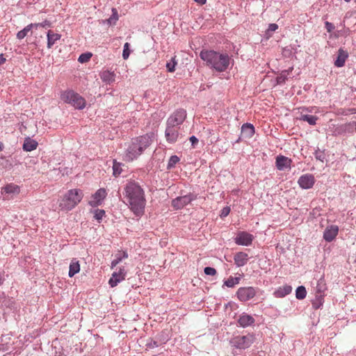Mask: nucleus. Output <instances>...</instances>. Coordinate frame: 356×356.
I'll return each instance as SVG.
<instances>
[{
  "instance_id": "58836bf2",
  "label": "nucleus",
  "mask_w": 356,
  "mask_h": 356,
  "mask_svg": "<svg viewBox=\"0 0 356 356\" xmlns=\"http://www.w3.org/2000/svg\"><path fill=\"white\" fill-rule=\"evenodd\" d=\"M113 170V175L114 176L117 177V176L120 175L122 172L121 163H118L114 160Z\"/></svg>"
},
{
  "instance_id": "f257e3e1",
  "label": "nucleus",
  "mask_w": 356,
  "mask_h": 356,
  "mask_svg": "<svg viewBox=\"0 0 356 356\" xmlns=\"http://www.w3.org/2000/svg\"><path fill=\"white\" fill-rule=\"evenodd\" d=\"M200 57L207 67L217 72L227 71L230 65L231 57L226 52L204 49Z\"/></svg>"
},
{
  "instance_id": "20e7f679",
  "label": "nucleus",
  "mask_w": 356,
  "mask_h": 356,
  "mask_svg": "<svg viewBox=\"0 0 356 356\" xmlns=\"http://www.w3.org/2000/svg\"><path fill=\"white\" fill-rule=\"evenodd\" d=\"M83 197V193L81 189L69 190L59 200V209L70 211L81 201Z\"/></svg>"
},
{
  "instance_id": "1a4fd4ad",
  "label": "nucleus",
  "mask_w": 356,
  "mask_h": 356,
  "mask_svg": "<svg viewBox=\"0 0 356 356\" xmlns=\"http://www.w3.org/2000/svg\"><path fill=\"white\" fill-rule=\"evenodd\" d=\"M256 295V290L252 286L249 287H241L236 292V296L238 300L241 302H246Z\"/></svg>"
},
{
  "instance_id": "13d9d810",
  "label": "nucleus",
  "mask_w": 356,
  "mask_h": 356,
  "mask_svg": "<svg viewBox=\"0 0 356 356\" xmlns=\"http://www.w3.org/2000/svg\"><path fill=\"white\" fill-rule=\"evenodd\" d=\"M356 2V0H354Z\"/></svg>"
},
{
  "instance_id": "a211bd4d",
  "label": "nucleus",
  "mask_w": 356,
  "mask_h": 356,
  "mask_svg": "<svg viewBox=\"0 0 356 356\" xmlns=\"http://www.w3.org/2000/svg\"><path fill=\"white\" fill-rule=\"evenodd\" d=\"M254 322L255 320L252 316L245 313L241 315L238 320V323L240 324L241 326L243 327L252 325L254 323Z\"/></svg>"
},
{
  "instance_id": "864d4df0",
  "label": "nucleus",
  "mask_w": 356,
  "mask_h": 356,
  "mask_svg": "<svg viewBox=\"0 0 356 356\" xmlns=\"http://www.w3.org/2000/svg\"><path fill=\"white\" fill-rule=\"evenodd\" d=\"M195 1L200 5H204L206 3L207 0H195Z\"/></svg>"
},
{
  "instance_id": "cd10ccee",
  "label": "nucleus",
  "mask_w": 356,
  "mask_h": 356,
  "mask_svg": "<svg viewBox=\"0 0 356 356\" xmlns=\"http://www.w3.org/2000/svg\"><path fill=\"white\" fill-rule=\"evenodd\" d=\"M122 280H124V277L122 276L120 277V275H118L117 272H113L111 277L108 281V284L111 287H115Z\"/></svg>"
},
{
  "instance_id": "9d476101",
  "label": "nucleus",
  "mask_w": 356,
  "mask_h": 356,
  "mask_svg": "<svg viewBox=\"0 0 356 356\" xmlns=\"http://www.w3.org/2000/svg\"><path fill=\"white\" fill-rule=\"evenodd\" d=\"M253 239L254 236L252 234L246 232H240L234 241L237 245L248 246L252 244Z\"/></svg>"
},
{
  "instance_id": "6ab92c4d",
  "label": "nucleus",
  "mask_w": 356,
  "mask_h": 356,
  "mask_svg": "<svg viewBox=\"0 0 356 356\" xmlns=\"http://www.w3.org/2000/svg\"><path fill=\"white\" fill-rule=\"evenodd\" d=\"M254 134V127L252 124L245 123L241 127V136L250 138Z\"/></svg>"
},
{
  "instance_id": "49530a36",
  "label": "nucleus",
  "mask_w": 356,
  "mask_h": 356,
  "mask_svg": "<svg viewBox=\"0 0 356 356\" xmlns=\"http://www.w3.org/2000/svg\"><path fill=\"white\" fill-rule=\"evenodd\" d=\"M314 156H315V158L317 160H319L321 161H323V160L325 159V154H324V153L321 152L320 151H316V152L314 154Z\"/></svg>"
},
{
  "instance_id": "603ef678",
  "label": "nucleus",
  "mask_w": 356,
  "mask_h": 356,
  "mask_svg": "<svg viewBox=\"0 0 356 356\" xmlns=\"http://www.w3.org/2000/svg\"><path fill=\"white\" fill-rule=\"evenodd\" d=\"M6 61V58L3 57V54L0 55V65L4 63Z\"/></svg>"
},
{
  "instance_id": "c85d7f7f",
  "label": "nucleus",
  "mask_w": 356,
  "mask_h": 356,
  "mask_svg": "<svg viewBox=\"0 0 356 356\" xmlns=\"http://www.w3.org/2000/svg\"><path fill=\"white\" fill-rule=\"evenodd\" d=\"M326 290H327V286H326L325 280L323 276H322L317 281L315 293H325V291Z\"/></svg>"
},
{
  "instance_id": "c9c22d12",
  "label": "nucleus",
  "mask_w": 356,
  "mask_h": 356,
  "mask_svg": "<svg viewBox=\"0 0 356 356\" xmlns=\"http://www.w3.org/2000/svg\"><path fill=\"white\" fill-rule=\"evenodd\" d=\"M239 277H229L227 280L224 282V285L227 287L232 288L234 287L235 285L238 284L239 283Z\"/></svg>"
},
{
  "instance_id": "b1692460",
  "label": "nucleus",
  "mask_w": 356,
  "mask_h": 356,
  "mask_svg": "<svg viewBox=\"0 0 356 356\" xmlns=\"http://www.w3.org/2000/svg\"><path fill=\"white\" fill-rule=\"evenodd\" d=\"M61 35L58 33H56L52 31L49 30L47 32V47L49 49L56 43V42L60 39Z\"/></svg>"
},
{
  "instance_id": "0eeeda50",
  "label": "nucleus",
  "mask_w": 356,
  "mask_h": 356,
  "mask_svg": "<svg viewBox=\"0 0 356 356\" xmlns=\"http://www.w3.org/2000/svg\"><path fill=\"white\" fill-rule=\"evenodd\" d=\"M196 199L197 195L190 193L185 195L179 196L174 199L172 201V206L175 209H181Z\"/></svg>"
},
{
  "instance_id": "aec40b11",
  "label": "nucleus",
  "mask_w": 356,
  "mask_h": 356,
  "mask_svg": "<svg viewBox=\"0 0 356 356\" xmlns=\"http://www.w3.org/2000/svg\"><path fill=\"white\" fill-rule=\"evenodd\" d=\"M348 53L346 51L343 50L342 49H340L338 51V55L336 60L334 61L335 66L338 67H343L345 65L346 60L348 58Z\"/></svg>"
},
{
  "instance_id": "a19ab883",
  "label": "nucleus",
  "mask_w": 356,
  "mask_h": 356,
  "mask_svg": "<svg viewBox=\"0 0 356 356\" xmlns=\"http://www.w3.org/2000/svg\"><path fill=\"white\" fill-rule=\"evenodd\" d=\"M129 47H130V44L128 42H126L124 44V49H123V52H122V58L124 60H127L129 58V55H130Z\"/></svg>"
},
{
  "instance_id": "bb28decb",
  "label": "nucleus",
  "mask_w": 356,
  "mask_h": 356,
  "mask_svg": "<svg viewBox=\"0 0 356 356\" xmlns=\"http://www.w3.org/2000/svg\"><path fill=\"white\" fill-rule=\"evenodd\" d=\"M115 259L111 262V268L116 266L123 259H127L128 257V254L126 252H119L115 255Z\"/></svg>"
},
{
  "instance_id": "c756f323",
  "label": "nucleus",
  "mask_w": 356,
  "mask_h": 356,
  "mask_svg": "<svg viewBox=\"0 0 356 356\" xmlns=\"http://www.w3.org/2000/svg\"><path fill=\"white\" fill-rule=\"evenodd\" d=\"M293 70V67H290L287 70H283L279 76L277 77V82L278 84H282L285 82V81L288 79V76L290 72Z\"/></svg>"
},
{
  "instance_id": "f704fd0d",
  "label": "nucleus",
  "mask_w": 356,
  "mask_h": 356,
  "mask_svg": "<svg viewBox=\"0 0 356 356\" xmlns=\"http://www.w3.org/2000/svg\"><path fill=\"white\" fill-rule=\"evenodd\" d=\"M32 29L33 26L31 25V24H29L24 29H23L22 31L17 33V38L19 40L24 38L27 35L28 33L31 31Z\"/></svg>"
},
{
  "instance_id": "39448f33",
  "label": "nucleus",
  "mask_w": 356,
  "mask_h": 356,
  "mask_svg": "<svg viewBox=\"0 0 356 356\" xmlns=\"http://www.w3.org/2000/svg\"><path fill=\"white\" fill-rule=\"evenodd\" d=\"M60 99L65 103L71 104L75 108L83 109L86 106V100L79 94L72 90L61 92Z\"/></svg>"
},
{
  "instance_id": "e433bc0d",
  "label": "nucleus",
  "mask_w": 356,
  "mask_h": 356,
  "mask_svg": "<svg viewBox=\"0 0 356 356\" xmlns=\"http://www.w3.org/2000/svg\"><path fill=\"white\" fill-rule=\"evenodd\" d=\"M180 161L179 158L176 156L173 155L171 156L167 165V169L170 170L175 167L176 164Z\"/></svg>"
},
{
  "instance_id": "a18cd8bd",
  "label": "nucleus",
  "mask_w": 356,
  "mask_h": 356,
  "mask_svg": "<svg viewBox=\"0 0 356 356\" xmlns=\"http://www.w3.org/2000/svg\"><path fill=\"white\" fill-rule=\"evenodd\" d=\"M161 345V343H159V341H157L156 340H151L150 342L147 343V346L149 348H156V347H159Z\"/></svg>"
},
{
  "instance_id": "423d86ee",
  "label": "nucleus",
  "mask_w": 356,
  "mask_h": 356,
  "mask_svg": "<svg viewBox=\"0 0 356 356\" xmlns=\"http://www.w3.org/2000/svg\"><path fill=\"white\" fill-rule=\"evenodd\" d=\"M254 341V335L248 334L245 336L234 337L230 340V344L238 349H246L252 345Z\"/></svg>"
},
{
  "instance_id": "4d7b16f0",
  "label": "nucleus",
  "mask_w": 356,
  "mask_h": 356,
  "mask_svg": "<svg viewBox=\"0 0 356 356\" xmlns=\"http://www.w3.org/2000/svg\"><path fill=\"white\" fill-rule=\"evenodd\" d=\"M344 1H346V2H350V0H344Z\"/></svg>"
},
{
  "instance_id": "473e14b6",
  "label": "nucleus",
  "mask_w": 356,
  "mask_h": 356,
  "mask_svg": "<svg viewBox=\"0 0 356 356\" xmlns=\"http://www.w3.org/2000/svg\"><path fill=\"white\" fill-rule=\"evenodd\" d=\"M91 213L94 214V218L97 220L98 222H101L103 218L106 216V212L104 209H94L91 211Z\"/></svg>"
},
{
  "instance_id": "4be33fe9",
  "label": "nucleus",
  "mask_w": 356,
  "mask_h": 356,
  "mask_svg": "<svg viewBox=\"0 0 356 356\" xmlns=\"http://www.w3.org/2000/svg\"><path fill=\"white\" fill-rule=\"evenodd\" d=\"M292 291V287L290 285H284L280 287L274 292V296L276 298H283L286 295H289Z\"/></svg>"
},
{
  "instance_id": "de8ad7c7",
  "label": "nucleus",
  "mask_w": 356,
  "mask_h": 356,
  "mask_svg": "<svg viewBox=\"0 0 356 356\" xmlns=\"http://www.w3.org/2000/svg\"><path fill=\"white\" fill-rule=\"evenodd\" d=\"M325 27L328 33H331L335 28L334 24L329 22H325Z\"/></svg>"
},
{
  "instance_id": "79ce46f5",
  "label": "nucleus",
  "mask_w": 356,
  "mask_h": 356,
  "mask_svg": "<svg viewBox=\"0 0 356 356\" xmlns=\"http://www.w3.org/2000/svg\"><path fill=\"white\" fill-rule=\"evenodd\" d=\"M278 29V25L276 24H270L268 25V28L266 31V35L268 37H270L273 35V33L275 31Z\"/></svg>"
},
{
  "instance_id": "c03bdc74",
  "label": "nucleus",
  "mask_w": 356,
  "mask_h": 356,
  "mask_svg": "<svg viewBox=\"0 0 356 356\" xmlns=\"http://www.w3.org/2000/svg\"><path fill=\"white\" fill-rule=\"evenodd\" d=\"M204 272L207 275H215L217 273L216 270L212 267H205Z\"/></svg>"
},
{
  "instance_id": "ddd939ff",
  "label": "nucleus",
  "mask_w": 356,
  "mask_h": 356,
  "mask_svg": "<svg viewBox=\"0 0 356 356\" xmlns=\"http://www.w3.org/2000/svg\"><path fill=\"white\" fill-rule=\"evenodd\" d=\"M106 196V191L104 188L98 189L94 195H92L89 204L92 207H96L102 204L103 200Z\"/></svg>"
},
{
  "instance_id": "5701e85b",
  "label": "nucleus",
  "mask_w": 356,
  "mask_h": 356,
  "mask_svg": "<svg viewBox=\"0 0 356 356\" xmlns=\"http://www.w3.org/2000/svg\"><path fill=\"white\" fill-rule=\"evenodd\" d=\"M100 77L104 82L108 84L114 82L115 80V73L108 70L103 71L100 74Z\"/></svg>"
},
{
  "instance_id": "6e6552de",
  "label": "nucleus",
  "mask_w": 356,
  "mask_h": 356,
  "mask_svg": "<svg viewBox=\"0 0 356 356\" xmlns=\"http://www.w3.org/2000/svg\"><path fill=\"white\" fill-rule=\"evenodd\" d=\"M186 118V111L184 109H178L175 111L167 120V125H171L177 127L184 122Z\"/></svg>"
},
{
  "instance_id": "f03ea898",
  "label": "nucleus",
  "mask_w": 356,
  "mask_h": 356,
  "mask_svg": "<svg viewBox=\"0 0 356 356\" xmlns=\"http://www.w3.org/2000/svg\"><path fill=\"white\" fill-rule=\"evenodd\" d=\"M124 191L131 210L136 216H142L146 204L143 189L137 182L133 181L126 184Z\"/></svg>"
},
{
  "instance_id": "09e8293b",
  "label": "nucleus",
  "mask_w": 356,
  "mask_h": 356,
  "mask_svg": "<svg viewBox=\"0 0 356 356\" xmlns=\"http://www.w3.org/2000/svg\"><path fill=\"white\" fill-rule=\"evenodd\" d=\"M229 212H230V209L229 207H224L221 211L220 216L226 217L227 216L229 215Z\"/></svg>"
},
{
  "instance_id": "4468645a",
  "label": "nucleus",
  "mask_w": 356,
  "mask_h": 356,
  "mask_svg": "<svg viewBox=\"0 0 356 356\" xmlns=\"http://www.w3.org/2000/svg\"><path fill=\"white\" fill-rule=\"evenodd\" d=\"M338 232H339L338 226H337V225L328 226L324 231L323 238L327 242H331L336 238V236L338 234Z\"/></svg>"
},
{
  "instance_id": "dca6fc26",
  "label": "nucleus",
  "mask_w": 356,
  "mask_h": 356,
  "mask_svg": "<svg viewBox=\"0 0 356 356\" xmlns=\"http://www.w3.org/2000/svg\"><path fill=\"white\" fill-rule=\"evenodd\" d=\"M19 192V186L13 183L8 184L1 188L2 194H7L8 195L11 196L17 195Z\"/></svg>"
},
{
  "instance_id": "3c124183",
  "label": "nucleus",
  "mask_w": 356,
  "mask_h": 356,
  "mask_svg": "<svg viewBox=\"0 0 356 356\" xmlns=\"http://www.w3.org/2000/svg\"><path fill=\"white\" fill-rule=\"evenodd\" d=\"M189 140L191 142L193 146H195L198 143V139L195 136H191Z\"/></svg>"
},
{
  "instance_id": "37998d69",
  "label": "nucleus",
  "mask_w": 356,
  "mask_h": 356,
  "mask_svg": "<svg viewBox=\"0 0 356 356\" xmlns=\"http://www.w3.org/2000/svg\"><path fill=\"white\" fill-rule=\"evenodd\" d=\"M31 25L33 26V28L38 29V27L50 26L51 24L49 21L44 20V22H42L41 23H34V24H31Z\"/></svg>"
},
{
  "instance_id": "4c0bfd02",
  "label": "nucleus",
  "mask_w": 356,
  "mask_h": 356,
  "mask_svg": "<svg viewBox=\"0 0 356 356\" xmlns=\"http://www.w3.org/2000/svg\"><path fill=\"white\" fill-rule=\"evenodd\" d=\"M177 65V62L176 60V56H174L171 58L170 61L167 63L166 68L168 72H173L175 71V67Z\"/></svg>"
},
{
  "instance_id": "7c9ffc66",
  "label": "nucleus",
  "mask_w": 356,
  "mask_h": 356,
  "mask_svg": "<svg viewBox=\"0 0 356 356\" xmlns=\"http://www.w3.org/2000/svg\"><path fill=\"white\" fill-rule=\"evenodd\" d=\"M324 296L325 293H315V300L312 303L315 309H318L323 305Z\"/></svg>"
},
{
  "instance_id": "f3484780",
  "label": "nucleus",
  "mask_w": 356,
  "mask_h": 356,
  "mask_svg": "<svg viewBox=\"0 0 356 356\" xmlns=\"http://www.w3.org/2000/svg\"><path fill=\"white\" fill-rule=\"evenodd\" d=\"M234 264L238 267L245 266L248 261V255L243 252H237L234 257Z\"/></svg>"
},
{
  "instance_id": "2f4dec72",
  "label": "nucleus",
  "mask_w": 356,
  "mask_h": 356,
  "mask_svg": "<svg viewBox=\"0 0 356 356\" xmlns=\"http://www.w3.org/2000/svg\"><path fill=\"white\" fill-rule=\"evenodd\" d=\"M118 20V13L116 8H112V15L111 16L105 20L106 22L108 25H115Z\"/></svg>"
},
{
  "instance_id": "393cba45",
  "label": "nucleus",
  "mask_w": 356,
  "mask_h": 356,
  "mask_svg": "<svg viewBox=\"0 0 356 356\" xmlns=\"http://www.w3.org/2000/svg\"><path fill=\"white\" fill-rule=\"evenodd\" d=\"M80 270V264L79 261L76 259H73L70 264V269L68 275L70 277H72L75 274L79 273Z\"/></svg>"
},
{
  "instance_id": "8fccbe9b",
  "label": "nucleus",
  "mask_w": 356,
  "mask_h": 356,
  "mask_svg": "<svg viewBox=\"0 0 356 356\" xmlns=\"http://www.w3.org/2000/svg\"><path fill=\"white\" fill-rule=\"evenodd\" d=\"M117 273L118 275H120V277L122 276L124 277V280L125 279V276H126L127 272H126V270H125L124 267L120 268L119 271L117 272Z\"/></svg>"
},
{
  "instance_id": "412c9836",
  "label": "nucleus",
  "mask_w": 356,
  "mask_h": 356,
  "mask_svg": "<svg viewBox=\"0 0 356 356\" xmlns=\"http://www.w3.org/2000/svg\"><path fill=\"white\" fill-rule=\"evenodd\" d=\"M38 143L33 139L26 138L23 144V149L26 152H31L37 148Z\"/></svg>"
},
{
  "instance_id": "ea45409f",
  "label": "nucleus",
  "mask_w": 356,
  "mask_h": 356,
  "mask_svg": "<svg viewBox=\"0 0 356 356\" xmlns=\"http://www.w3.org/2000/svg\"><path fill=\"white\" fill-rule=\"evenodd\" d=\"M91 56V53L82 54L79 56L78 60L81 63H86L90 59Z\"/></svg>"
},
{
  "instance_id": "f8f14e48",
  "label": "nucleus",
  "mask_w": 356,
  "mask_h": 356,
  "mask_svg": "<svg viewBox=\"0 0 356 356\" xmlns=\"http://www.w3.org/2000/svg\"><path fill=\"white\" fill-rule=\"evenodd\" d=\"M298 183L300 188L309 189L313 187L315 183V178L312 174H305L299 177Z\"/></svg>"
},
{
  "instance_id": "a878e982",
  "label": "nucleus",
  "mask_w": 356,
  "mask_h": 356,
  "mask_svg": "<svg viewBox=\"0 0 356 356\" xmlns=\"http://www.w3.org/2000/svg\"><path fill=\"white\" fill-rule=\"evenodd\" d=\"M298 119L300 121L307 122L310 125H315L318 118L315 115H310L301 113Z\"/></svg>"
},
{
  "instance_id": "2eb2a0df",
  "label": "nucleus",
  "mask_w": 356,
  "mask_h": 356,
  "mask_svg": "<svg viewBox=\"0 0 356 356\" xmlns=\"http://www.w3.org/2000/svg\"><path fill=\"white\" fill-rule=\"evenodd\" d=\"M292 161L286 156L279 155L276 158V167L279 170H284L291 168Z\"/></svg>"
},
{
  "instance_id": "72a5a7b5",
  "label": "nucleus",
  "mask_w": 356,
  "mask_h": 356,
  "mask_svg": "<svg viewBox=\"0 0 356 356\" xmlns=\"http://www.w3.org/2000/svg\"><path fill=\"white\" fill-rule=\"evenodd\" d=\"M307 296V291L305 286H300L296 291V297L298 300L304 299Z\"/></svg>"
},
{
  "instance_id": "5fc2aeb1",
  "label": "nucleus",
  "mask_w": 356,
  "mask_h": 356,
  "mask_svg": "<svg viewBox=\"0 0 356 356\" xmlns=\"http://www.w3.org/2000/svg\"><path fill=\"white\" fill-rule=\"evenodd\" d=\"M302 109L303 111H307V112H312V108H305L304 107V108H302Z\"/></svg>"
},
{
  "instance_id": "9b49d317",
  "label": "nucleus",
  "mask_w": 356,
  "mask_h": 356,
  "mask_svg": "<svg viewBox=\"0 0 356 356\" xmlns=\"http://www.w3.org/2000/svg\"><path fill=\"white\" fill-rule=\"evenodd\" d=\"M179 127L171 126V125H166V129L165 131V136L166 138V140L169 143H175L177 142L178 138H179Z\"/></svg>"
},
{
  "instance_id": "7ed1b4c3",
  "label": "nucleus",
  "mask_w": 356,
  "mask_h": 356,
  "mask_svg": "<svg viewBox=\"0 0 356 356\" xmlns=\"http://www.w3.org/2000/svg\"><path fill=\"white\" fill-rule=\"evenodd\" d=\"M153 136V134H145L132 139L131 144L126 149L124 160L131 161L138 158L151 145Z\"/></svg>"
},
{
  "instance_id": "6e6d98bb",
  "label": "nucleus",
  "mask_w": 356,
  "mask_h": 356,
  "mask_svg": "<svg viewBox=\"0 0 356 356\" xmlns=\"http://www.w3.org/2000/svg\"><path fill=\"white\" fill-rule=\"evenodd\" d=\"M3 144L1 142H0V152H1L3 150Z\"/></svg>"
}]
</instances>
